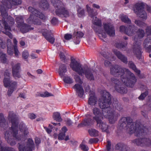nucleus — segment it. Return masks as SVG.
<instances>
[{
    "instance_id": "1",
    "label": "nucleus",
    "mask_w": 151,
    "mask_h": 151,
    "mask_svg": "<svg viewBox=\"0 0 151 151\" xmlns=\"http://www.w3.org/2000/svg\"><path fill=\"white\" fill-rule=\"evenodd\" d=\"M8 119L11 122L12 126L9 130L6 131L4 133L5 139L11 145H14L17 141L22 140V142L18 143L19 151H32L34 144L31 139L29 138L25 142L22 141L25 136L28 133L27 129L24 124L22 122L19 124V130L18 131L17 117L13 111L9 112Z\"/></svg>"
},
{
    "instance_id": "2",
    "label": "nucleus",
    "mask_w": 151,
    "mask_h": 151,
    "mask_svg": "<svg viewBox=\"0 0 151 151\" xmlns=\"http://www.w3.org/2000/svg\"><path fill=\"white\" fill-rule=\"evenodd\" d=\"M101 94V96L99 100V104L102 109L98 107H93L92 110L93 119L96 122L105 117L109 119L110 123H114L116 121L119 114L111 107V95L105 90H102Z\"/></svg>"
},
{
    "instance_id": "3",
    "label": "nucleus",
    "mask_w": 151,
    "mask_h": 151,
    "mask_svg": "<svg viewBox=\"0 0 151 151\" xmlns=\"http://www.w3.org/2000/svg\"><path fill=\"white\" fill-rule=\"evenodd\" d=\"M110 73L117 77L112 78L111 81L115 84V90L121 93L127 92V90L123 84L132 88L136 82V78L133 73L127 69L120 68L117 65L112 66L110 68Z\"/></svg>"
},
{
    "instance_id": "4",
    "label": "nucleus",
    "mask_w": 151,
    "mask_h": 151,
    "mask_svg": "<svg viewBox=\"0 0 151 151\" xmlns=\"http://www.w3.org/2000/svg\"><path fill=\"white\" fill-rule=\"evenodd\" d=\"M70 60V67L78 75L76 74L73 75L76 81L79 83L76 84L73 88L78 96L81 97L83 95L84 91L81 85L82 81L79 76L82 77L85 76L90 80H94V77L91 69L88 66H83L73 57L71 58Z\"/></svg>"
},
{
    "instance_id": "5",
    "label": "nucleus",
    "mask_w": 151,
    "mask_h": 151,
    "mask_svg": "<svg viewBox=\"0 0 151 151\" xmlns=\"http://www.w3.org/2000/svg\"><path fill=\"white\" fill-rule=\"evenodd\" d=\"M88 12L89 16L93 18L92 23L93 25L92 28L98 34L100 39L104 41H105L106 37V33L110 36H113L115 35L114 27L110 24H104V29L102 30L101 29V21L96 16L97 14L96 10H88Z\"/></svg>"
},
{
    "instance_id": "6",
    "label": "nucleus",
    "mask_w": 151,
    "mask_h": 151,
    "mask_svg": "<svg viewBox=\"0 0 151 151\" xmlns=\"http://www.w3.org/2000/svg\"><path fill=\"white\" fill-rule=\"evenodd\" d=\"M120 122V127H125L130 134L134 133L136 136H144L148 132V130L147 128L137 123L132 122V119L129 117H123Z\"/></svg>"
},
{
    "instance_id": "7",
    "label": "nucleus",
    "mask_w": 151,
    "mask_h": 151,
    "mask_svg": "<svg viewBox=\"0 0 151 151\" xmlns=\"http://www.w3.org/2000/svg\"><path fill=\"white\" fill-rule=\"evenodd\" d=\"M6 10H0L3 17V23L4 26L5 30L2 31L4 34L8 35L10 38L12 37V34L9 31L11 30V26L14 23V19L10 16L8 17Z\"/></svg>"
},
{
    "instance_id": "8",
    "label": "nucleus",
    "mask_w": 151,
    "mask_h": 151,
    "mask_svg": "<svg viewBox=\"0 0 151 151\" xmlns=\"http://www.w3.org/2000/svg\"><path fill=\"white\" fill-rule=\"evenodd\" d=\"M137 37H134V51L137 55V57L139 58L141 52L140 45L141 44V39L143 38L145 35V32L143 30L139 29L137 33Z\"/></svg>"
},
{
    "instance_id": "9",
    "label": "nucleus",
    "mask_w": 151,
    "mask_h": 151,
    "mask_svg": "<svg viewBox=\"0 0 151 151\" xmlns=\"http://www.w3.org/2000/svg\"><path fill=\"white\" fill-rule=\"evenodd\" d=\"M11 70H6L4 73V78L3 82L4 86L7 87H9L8 91V95L10 96L13 91L17 88V84L15 82L11 81L10 79Z\"/></svg>"
},
{
    "instance_id": "10",
    "label": "nucleus",
    "mask_w": 151,
    "mask_h": 151,
    "mask_svg": "<svg viewBox=\"0 0 151 151\" xmlns=\"http://www.w3.org/2000/svg\"><path fill=\"white\" fill-rule=\"evenodd\" d=\"M32 12V14L27 19V22L30 24L33 23L38 25L40 24L41 22L39 19H37V17L44 20L46 18L45 16L42 13L40 12L39 10H34Z\"/></svg>"
},
{
    "instance_id": "11",
    "label": "nucleus",
    "mask_w": 151,
    "mask_h": 151,
    "mask_svg": "<svg viewBox=\"0 0 151 151\" xmlns=\"http://www.w3.org/2000/svg\"><path fill=\"white\" fill-rule=\"evenodd\" d=\"M16 21L17 24V27L20 29L23 33L28 32L30 30L33 29V28L25 24L23 22V18L22 16H19L16 18Z\"/></svg>"
},
{
    "instance_id": "12",
    "label": "nucleus",
    "mask_w": 151,
    "mask_h": 151,
    "mask_svg": "<svg viewBox=\"0 0 151 151\" xmlns=\"http://www.w3.org/2000/svg\"><path fill=\"white\" fill-rule=\"evenodd\" d=\"M146 32L148 36L145 40L143 45L144 47L150 52L151 51V26L147 27Z\"/></svg>"
},
{
    "instance_id": "13",
    "label": "nucleus",
    "mask_w": 151,
    "mask_h": 151,
    "mask_svg": "<svg viewBox=\"0 0 151 151\" xmlns=\"http://www.w3.org/2000/svg\"><path fill=\"white\" fill-rule=\"evenodd\" d=\"M136 27L134 25H130L128 28L124 26H121L120 27V31L124 33L129 36H132L135 33Z\"/></svg>"
},
{
    "instance_id": "14",
    "label": "nucleus",
    "mask_w": 151,
    "mask_h": 151,
    "mask_svg": "<svg viewBox=\"0 0 151 151\" xmlns=\"http://www.w3.org/2000/svg\"><path fill=\"white\" fill-rule=\"evenodd\" d=\"M134 142L138 145L151 147V138L136 139L134 140Z\"/></svg>"
},
{
    "instance_id": "15",
    "label": "nucleus",
    "mask_w": 151,
    "mask_h": 151,
    "mask_svg": "<svg viewBox=\"0 0 151 151\" xmlns=\"http://www.w3.org/2000/svg\"><path fill=\"white\" fill-rule=\"evenodd\" d=\"M7 52L8 53L9 55H12L13 53V50L14 51L15 55L16 57H18L20 54L17 47L15 46H13L12 44L11 41L10 39H8L7 41Z\"/></svg>"
},
{
    "instance_id": "16",
    "label": "nucleus",
    "mask_w": 151,
    "mask_h": 151,
    "mask_svg": "<svg viewBox=\"0 0 151 151\" xmlns=\"http://www.w3.org/2000/svg\"><path fill=\"white\" fill-rule=\"evenodd\" d=\"M12 66L13 75L15 78H18L20 77V72L21 71L20 65L19 63H14L12 62L11 63Z\"/></svg>"
},
{
    "instance_id": "17",
    "label": "nucleus",
    "mask_w": 151,
    "mask_h": 151,
    "mask_svg": "<svg viewBox=\"0 0 151 151\" xmlns=\"http://www.w3.org/2000/svg\"><path fill=\"white\" fill-rule=\"evenodd\" d=\"M42 32L43 35L47 41L52 44L54 43L55 39L51 30L43 29Z\"/></svg>"
},
{
    "instance_id": "18",
    "label": "nucleus",
    "mask_w": 151,
    "mask_h": 151,
    "mask_svg": "<svg viewBox=\"0 0 151 151\" xmlns=\"http://www.w3.org/2000/svg\"><path fill=\"white\" fill-rule=\"evenodd\" d=\"M102 119H101L96 122L97 126L99 129H101L103 131L107 133H109L110 127L108 125L106 124L105 122H104L102 121Z\"/></svg>"
},
{
    "instance_id": "19",
    "label": "nucleus",
    "mask_w": 151,
    "mask_h": 151,
    "mask_svg": "<svg viewBox=\"0 0 151 151\" xmlns=\"http://www.w3.org/2000/svg\"><path fill=\"white\" fill-rule=\"evenodd\" d=\"M97 99L95 96L94 92H90L89 98L88 100V104L91 106H95L97 104Z\"/></svg>"
},
{
    "instance_id": "20",
    "label": "nucleus",
    "mask_w": 151,
    "mask_h": 151,
    "mask_svg": "<svg viewBox=\"0 0 151 151\" xmlns=\"http://www.w3.org/2000/svg\"><path fill=\"white\" fill-rule=\"evenodd\" d=\"M134 8L136 9H149L150 8L145 3L142 2L136 3L134 6Z\"/></svg>"
},
{
    "instance_id": "21",
    "label": "nucleus",
    "mask_w": 151,
    "mask_h": 151,
    "mask_svg": "<svg viewBox=\"0 0 151 151\" xmlns=\"http://www.w3.org/2000/svg\"><path fill=\"white\" fill-rule=\"evenodd\" d=\"M8 126V123L6 122L3 114H0V127L6 129Z\"/></svg>"
},
{
    "instance_id": "22",
    "label": "nucleus",
    "mask_w": 151,
    "mask_h": 151,
    "mask_svg": "<svg viewBox=\"0 0 151 151\" xmlns=\"http://www.w3.org/2000/svg\"><path fill=\"white\" fill-rule=\"evenodd\" d=\"M93 124V120L91 119L88 118L84 119L81 123L78 125V127H81L86 126H88Z\"/></svg>"
},
{
    "instance_id": "23",
    "label": "nucleus",
    "mask_w": 151,
    "mask_h": 151,
    "mask_svg": "<svg viewBox=\"0 0 151 151\" xmlns=\"http://www.w3.org/2000/svg\"><path fill=\"white\" fill-rule=\"evenodd\" d=\"M113 52L119 59L121 60L124 63H127V58L123 55H122L119 51H118L116 50H113Z\"/></svg>"
},
{
    "instance_id": "24",
    "label": "nucleus",
    "mask_w": 151,
    "mask_h": 151,
    "mask_svg": "<svg viewBox=\"0 0 151 151\" xmlns=\"http://www.w3.org/2000/svg\"><path fill=\"white\" fill-rule=\"evenodd\" d=\"M134 12L137 15L142 19L146 20L147 18V15L144 10H134Z\"/></svg>"
},
{
    "instance_id": "25",
    "label": "nucleus",
    "mask_w": 151,
    "mask_h": 151,
    "mask_svg": "<svg viewBox=\"0 0 151 151\" xmlns=\"http://www.w3.org/2000/svg\"><path fill=\"white\" fill-rule=\"evenodd\" d=\"M67 71L66 65L64 64H62L60 66L58 72L60 76L62 77L64 76L65 74Z\"/></svg>"
},
{
    "instance_id": "26",
    "label": "nucleus",
    "mask_w": 151,
    "mask_h": 151,
    "mask_svg": "<svg viewBox=\"0 0 151 151\" xmlns=\"http://www.w3.org/2000/svg\"><path fill=\"white\" fill-rule=\"evenodd\" d=\"M22 3L21 0H10L9 3L11 5L7 4V7L8 9L14 8L13 7L14 5H17L20 4Z\"/></svg>"
},
{
    "instance_id": "27",
    "label": "nucleus",
    "mask_w": 151,
    "mask_h": 151,
    "mask_svg": "<svg viewBox=\"0 0 151 151\" xmlns=\"http://www.w3.org/2000/svg\"><path fill=\"white\" fill-rule=\"evenodd\" d=\"M0 151H17L15 149L9 147L5 146L2 144L0 140Z\"/></svg>"
},
{
    "instance_id": "28",
    "label": "nucleus",
    "mask_w": 151,
    "mask_h": 151,
    "mask_svg": "<svg viewBox=\"0 0 151 151\" xmlns=\"http://www.w3.org/2000/svg\"><path fill=\"white\" fill-rule=\"evenodd\" d=\"M74 37H76V41L74 40V42L76 44H78L80 42V38L82 37L83 35V34L81 32H75L73 34Z\"/></svg>"
},
{
    "instance_id": "29",
    "label": "nucleus",
    "mask_w": 151,
    "mask_h": 151,
    "mask_svg": "<svg viewBox=\"0 0 151 151\" xmlns=\"http://www.w3.org/2000/svg\"><path fill=\"white\" fill-rule=\"evenodd\" d=\"M51 1L55 7L58 8V9H63V8H61V7H62L63 5L61 1L58 0H51Z\"/></svg>"
},
{
    "instance_id": "30",
    "label": "nucleus",
    "mask_w": 151,
    "mask_h": 151,
    "mask_svg": "<svg viewBox=\"0 0 151 151\" xmlns=\"http://www.w3.org/2000/svg\"><path fill=\"white\" fill-rule=\"evenodd\" d=\"M56 13L58 16L66 17L69 16L67 10H56Z\"/></svg>"
},
{
    "instance_id": "31",
    "label": "nucleus",
    "mask_w": 151,
    "mask_h": 151,
    "mask_svg": "<svg viewBox=\"0 0 151 151\" xmlns=\"http://www.w3.org/2000/svg\"><path fill=\"white\" fill-rule=\"evenodd\" d=\"M101 55L103 56L105 58L108 59L111 61H113L115 60V58L113 57L112 55L108 52H101Z\"/></svg>"
},
{
    "instance_id": "32",
    "label": "nucleus",
    "mask_w": 151,
    "mask_h": 151,
    "mask_svg": "<svg viewBox=\"0 0 151 151\" xmlns=\"http://www.w3.org/2000/svg\"><path fill=\"white\" fill-rule=\"evenodd\" d=\"M62 132L58 135V139L60 140H62L64 139L65 133L67 130L66 127H63L61 129Z\"/></svg>"
},
{
    "instance_id": "33",
    "label": "nucleus",
    "mask_w": 151,
    "mask_h": 151,
    "mask_svg": "<svg viewBox=\"0 0 151 151\" xmlns=\"http://www.w3.org/2000/svg\"><path fill=\"white\" fill-rule=\"evenodd\" d=\"M40 5L41 8L48 9L49 8V5L47 0H40Z\"/></svg>"
},
{
    "instance_id": "34",
    "label": "nucleus",
    "mask_w": 151,
    "mask_h": 151,
    "mask_svg": "<svg viewBox=\"0 0 151 151\" xmlns=\"http://www.w3.org/2000/svg\"><path fill=\"white\" fill-rule=\"evenodd\" d=\"M127 42H125L124 43H122L119 42H117L115 44V46L118 48L122 49V50H124L126 48L127 45Z\"/></svg>"
},
{
    "instance_id": "35",
    "label": "nucleus",
    "mask_w": 151,
    "mask_h": 151,
    "mask_svg": "<svg viewBox=\"0 0 151 151\" xmlns=\"http://www.w3.org/2000/svg\"><path fill=\"white\" fill-rule=\"evenodd\" d=\"M52 118L54 120L58 122H60L62 120L60 114L58 112H55L53 113Z\"/></svg>"
},
{
    "instance_id": "36",
    "label": "nucleus",
    "mask_w": 151,
    "mask_h": 151,
    "mask_svg": "<svg viewBox=\"0 0 151 151\" xmlns=\"http://www.w3.org/2000/svg\"><path fill=\"white\" fill-rule=\"evenodd\" d=\"M36 95L37 96H40L43 97L53 96V95L52 94L49 93L47 91L37 93Z\"/></svg>"
},
{
    "instance_id": "37",
    "label": "nucleus",
    "mask_w": 151,
    "mask_h": 151,
    "mask_svg": "<svg viewBox=\"0 0 151 151\" xmlns=\"http://www.w3.org/2000/svg\"><path fill=\"white\" fill-rule=\"evenodd\" d=\"M129 67L132 68L137 74H139L140 73V70L137 69L135 65L132 62H129L128 64Z\"/></svg>"
},
{
    "instance_id": "38",
    "label": "nucleus",
    "mask_w": 151,
    "mask_h": 151,
    "mask_svg": "<svg viewBox=\"0 0 151 151\" xmlns=\"http://www.w3.org/2000/svg\"><path fill=\"white\" fill-rule=\"evenodd\" d=\"M89 134L91 136H96L98 134V132L95 129H91L88 131Z\"/></svg>"
},
{
    "instance_id": "39",
    "label": "nucleus",
    "mask_w": 151,
    "mask_h": 151,
    "mask_svg": "<svg viewBox=\"0 0 151 151\" xmlns=\"http://www.w3.org/2000/svg\"><path fill=\"white\" fill-rule=\"evenodd\" d=\"M63 80L64 82L67 83L71 84L73 82L72 78L69 76H65L63 78Z\"/></svg>"
},
{
    "instance_id": "40",
    "label": "nucleus",
    "mask_w": 151,
    "mask_h": 151,
    "mask_svg": "<svg viewBox=\"0 0 151 151\" xmlns=\"http://www.w3.org/2000/svg\"><path fill=\"white\" fill-rule=\"evenodd\" d=\"M121 19L125 23L129 24L131 23V20L126 15H121Z\"/></svg>"
},
{
    "instance_id": "41",
    "label": "nucleus",
    "mask_w": 151,
    "mask_h": 151,
    "mask_svg": "<svg viewBox=\"0 0 151 151\" xmlns=\"http://www.w3.org/2000/svg\"><path fill=\"white\" fill-rule=\"evenodd\" d=\"M135 23L139 27H144L146 26V24L144 22H141L139 20H136L135 21Z\"/></svg>"
},
{
    "instance_id": "42",
    "label": "nucleus",
    "mask_w": 151,
    "mask_h": 151,
    "mask_svg": "<svg viewBox=\"0 0 151 151\" xmlns=\"http://www.w3.org/2000/svg\"><path fill=\"white\" fill-rule=\"evenodd\" d=\"M44 128L48 134H50L52 132L53 128V127L51 124H49L48 127H44Z\"/></svg>"
},
{
    "instance_id": "43",
    "label": "nucleus",
    "mask_w": 151,
    "mask_h": 151,
    "mask_svg": "<svg viewBox=\"0 0 151 151\" xmlns=\"http://www.w3.org/2000/svg\"><path fill=\"white\" fill-rule=\"evenodd\" d=\"M52 124L55 127V131L56 132L60 131V123H52Z\"/></svg>"
},
{
    "instance_id": "44",
    "label": "nucleus",
    "mask_w": 151,
    "mask_h": 151,
    "mask_svg": "<svg viewBox=\"0 0 151 151\" xmlns=\"http://www.w3.org/2000/svg\"><path fill=\"white\" fill-rule=\"evenodd\" d=\"M148 94V92L146 91L145 93H143L141 94L140 96L139 97V99L140 100H143L145 97Z\"/></svg>"
},
{
    "instance_id": "45",
    "label": "nucleus",
    "mask_w": 151,
    "mask_h": 151,
    "mask_svg": "<svg viewBox=\"0 0 151 151\" xmlns=\"http://www.w3.org/2000/svg\"><path fill=\"white\" fill-rule=\"evenodd\" d=\"M22 57L26 59L28 58L29 56V53L27 50H24L22 53Z\"/></svg>"
},
{
    "instance_id": "46",
    "label": "nucleus",
    "mask_w": 151,
    "mask_h": 151,
    "mask_svg": "<svg viewBox=\"0 0 151 151\" xmlns=\"http://www.w3.org/2000/svg\"><path fill=\"white\" fill-rule=\"evenodd\" d=\"M81 147L82 150L85 151H87L88 150V146L83 144H81L80 145Z\"/></svg>"
},
{
    "instance_id": "47",
    "label": "nucleus",
    "mask_w": 151,
    "mask_h": 151,
    "mask_svg": "<svg viewBox=\"0 0 151 151\" xmlns=\"http://www.w3.org/2000/svg\"><path fill=\"white\" fill-rule=\"evenodd\" d=\"M72 36L71 35L69 34H66L64 35V39L66 40H69L72 38Z\"/></svg>"
},
{
    "instance_id": "48",
    "label": "nucleus",
    "mask_w": 151,
    "mask_h": 151,
    "mask_svg": "<svg viewBox=\"0 0 151 151\" xmlns=\"http://www.w3.org/2000/svg\"><path fill=\"white\" fill-rule=\"evenodd\" d=\"M98 139L96 138H91L90 139L88 143L90 144L96 143L98 142Z\"/></svg>"
},
{
    "instance_id": "49",
    "label": "nucleus",
    "mask_w": 151,
    "mask_h": 151,
    "mask_svg": "<svg viewBox=\"0 0 151 151\" xmlns=\"http://www.w3.org/2000/svg\"><path fill=\"white\" fill-rule=\"evenodd\" d=\"M65 121L66 122V124L68 126H71L73 123V122L69 118L67 119Z\"/></svg>"
},
{
    "instance_id": "50",
    "label": "nucleus",
    "mask_w": 151,
    "mask_h": 151,
    "mask_svg": "<svg viewBox=\"0 0 151 151\" xmlns=\"http://www.w3.org/2000/svg\"><path fill=\"white\" fill-rule=\"evenodd\" d=\"M78 13L79 17H82L84 15V10H78Z\"/></svg>"
},
{
    "instance_id": "51",
    "label": "nucleus",
    "mask_w": 151,
    "mask_h": 151,
    "mask_svg": "<svg viewBox=\"0 0 151 151\" xmlns=\"http://www.w3.org/2000/svg\"><path fill=\"white\" fill-rule=\"evenodd\" d=\"M104 65L105 67H110L111 65V63L109 61L106 60L104 61Z\"/></svg>"
},
{
    "instance_id": "52",
    "label": "nucleus",
    "mask_w": 151,
    "mask_h": 151,
    "mask_svg": "<svg viewBox=\"0 0 151 151\" xmlns=\"http://www.w3.org/2000/svg\"><path fill=\"white\" fill-rule=\"evenodd\" d=\"M28 116L29 118L32 119H35L36 117V115L33 113L29 114Z\"/></svg>"
},
{
    "instance_id": "53",
    "label": "nucleus",
    "mask_w": 151,
    "mask_h": 151,
    "mask_svg": "<svg viewBox=\"0 0 151 151\" xmlns=\"http://www.w3.org/2000/svg\"><path fill=\"white\" fill-rule=\"evenodd\" d=\"M57 19L55 17L53 18L51 21V23L53 25H55L56 24H57Z\"/></svg>"
},
{
    "instance_id": "54",
    "label": "nucleus",
    "mask_w": 151,
    "mask_h": 151,
    "mask_svg": "<svg viewBox=\"0 0 151 151\" xmlns=\"http://www.w3.org/2000/svg\"><path fill=\"white\" fill-rule=\"evenodd\" d=\"M111 142L109 141H107V144L106 145L107 150L108 151H109L111 149Z\"/></svg>"
},
{
    "instance_id": "55",
    "label": "nucleus",
    "mask_w": 151,
    "mask_h": 151,
    "mask_svg": "<svg viewBox=\"0 0 151 151\" xmlns=\"http://www.w3.org/2000/svg\"><path fill=\"white\" fill-rule=\"evenodd\" d=\"M30 56L32 59L36 58L37 57V55L35 54V53H34V52H32L31 53V54L30 55Z\"/></svg>"
},
{
    "instance_id": "56",
    "label": "nucleus",
    "mask_w": 151,
    "mask_h": 151,
    "mask_svg": "<svg viewBox=\"0 0 151 151\" xmlns=\"http://www.w3.org/2000/svg\"><path fill=\"white\" fill-rule=\"evenodd\" d=\"M60 58L62 60H64L65 58V56L64 54L62 52H60Z\"/></svg>"
},
{
    "instance_id": "57",
    "label": "nucleus",
    "mask_w": 151,
    "mask_h": 151,
    "mask_svg": "<svg viewBox=\"0 0 151 151\" xmlns=\"http://www.w3.org/2000/svg\"><path fill=\"white\" fill-rule=\"evenodd\" d=\"M40 143V139L37 137L35 138V143L36 145H38Z\"/></svg>"
},
{
    "instance_id": "58",
    "label": "nucleus",
    "mask_w": 151,
    "mask_h": 151,
    "mask_svg": "<svg viewBox=\"0 0 151 151\" xmlns=\"http://www.w3.org/2000/svg\"><path fill=\"white\" fill-rule=\"evenodd\" d=\"M93 7L94 8L96 9H99L100 8V6L99 5L96 4H93Z\"/></svg>"
},
{
    "instance_id": "59",
    "label": "nucleus",
    "mask_w": 151,
    "mask_h": 151,
    "mask_svg": "<svg viewBox=\"0 0 151 151\" xmlns=\"http://www.w3.org/2000/svg\"><path fill=\"white\" fill-rule=\"evenodd\" d=\"M19 96L22 98L24 99H25L26 98V96L24 93H20Z\"/></svg>"
},
{
    "instance_id": "60",
    "label": "nucleus",
    "mask_w": 151,
    "mask_h": 151,
    "mask_svg": "<svg viewBox=\"0 0 151 151\" xmlns=\"http://www.w3.org/2000/svg\"><path fill=\"white\" fill-rule=\"evenodd\" d=\"M13 41L14 43V46H17L16 45L17 43V41L15 38H14L13 39Z\"/></svg>"
},
{
    "instance_id": "61",
    "label": "nucleus",
    "mask_w": 151,
    "mask_h": 151,
    "mask_svg": "<svg viewBox=\"0 0 151 151\" xmlns=\"http://www.w3.org/2000/svg\"><path fill=\"white\" fill-rule=\"evenodd\" d=\"M20 45L22 46H23L25 45V42L22 40H21L20 42Z\"/></svg>"
},
{
    "instance_id": "62",
    "label": "nucleus",
    "mask_w": 151,
    "mask_h": 151,
    "mask_svg": "<svg viewBox=\"0 0 151 151\" xmlns=\"http://www.w3.org/2000/svg\"><path fill=\"white\" fill-rule=\"evenodd\" d=\"M115 107V108H116L117 110H119L120 109L118 108V105L117 104H114V105H113Z\"/></svg>"
},
{
    "instance_id": "63",
    "label": "nucleus",
    "mask_w": 151,
    "mask_h": 151,
    "mask_svg": "<svg viewBox=\"0 0 151 151\" xmlns=\"http://www.w3.org/2000/svg\"><path fill=\"white\" fill-rule=\"evenodd\" d=\"M37 72L38 73L40 74L42 73V71L41 69H38L37 70Z\"/></svg>"
},
{
    "instance_id": "64",
    "label": "nucleus",
    "mask_w": 151,
    "mask_h": 151,
    "mask_svg": "<svg viewBox=\"0 0 151 151\" xmlns=\"http://www.w3.org/2000/svg\"><path fill=\"white\" fill-rule=\"evenodd\" d=\"M69 137H70L69 136H67L65 138V141H67V140H68L69 139Z\"/></svg>"
}]
</instances>
